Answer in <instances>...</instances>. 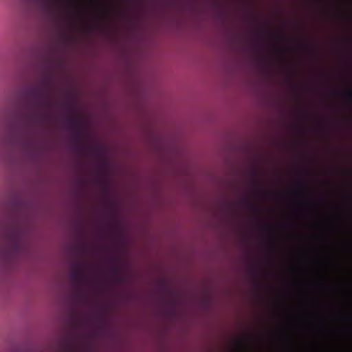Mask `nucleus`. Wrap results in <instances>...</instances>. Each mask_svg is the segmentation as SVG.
I'll return each instance as SVG.
<instances>
[{
	"label": "nucleus",
	"instance_id": "nucleus-1",
	"mask_svg": "<svg viewBox=\"0 0 352 352\" xmlns=\"http://www.w3.org/2000/svg\"><path fill=\"white\" fill-rule=\"evenodd\" d=\"M26 95L32 100L34 107L39 111L37 114L38 118L46 119V111L50 109L53 104L50 94L38 84L28 87L26 89Z\"/></svg>",
	"mask_w": 352,
	"mask_h": 352
},
{
	"label": "nucleus",
	"instance_id": "nucleus-2",
	"mask_svg": "<svg viewBox=\"0 0 352 352\" xmlns=\"http://www.w3.org/2000/svg\"><path fill=\"white\" fill-rule=\"evenodd\" d=\"M6 248L11 255L19 253L23 248V231L16 222L6 225L3 229Z\"/></svg>",
	"mask_w": 352,
	"mask_h": 352
},
{
	"label": "nucleus",
	"instance_id": "nucleus-3",
	"mask_svg": "<svg viewBox=\"0 0 352 352\" xmlns=\"http://www.w3.org/2000/svg\"><path fill=\"white\" fill-rule=\"evenodd\" d=\"M85 264L82 261H78L74 263L70 272V280L74 285L76 293L75 297L79 300L82 297V285L85 282Z\"/></svg>",
	"mask_w": 352,
	"mask_h": 352
},
{
	"label": "nucleus",
	"instance_id": "nucleus-4",
	"mask_svg": "<svg viewBox=\"0 0 352 352\" xmlns=\"http://www.w3.org/2000/svg\"><path fill=\"white\" fill-rule=\"evenodd\" d=\"M66 124L69 128L74 131V133L72 135V140L76 142L78 148H81V125L79 120L76 117L72 116L66 120Z\"/></svg>",
	"mask_w": 352,
	"mask_h": 352
},
{
	"label": "nucleus",
	"instance_id": "nucleus-5",
	"mask_svg": "<svg viewBox=\"0 0 352 352\" xmlns=\"http://www.w3.org/2000/svg\"><path fill=\"white\" fill-rule=\"evenodd\" d=\"M251 175L252 177V184L254 188V191L256 194L261 195L263 193L261 190V183L258 179V172L256 168H253L251 170Z\"/></svg>",
	"mask_w": 352,
	"mask_h": 352
},
{
	"label": "nucleus",
	"instance_id": "nucleus-6",
	"mask_svg": "<svg viewBox=\"0 0 352 352\" xmlns=\"http://www.w3.org/2000/svg\"><path fill=\"white\" fill-rule=\"evenodd\" d=\"M38 85L50 94V89L52 86V80L49 76L43 77Z\"/></svg>",
	"mask_w": 352,
	"mask_h": 352
},
{
	"label": "nucleus",
	"instance_id": "nucleus-7",
	"mask_svg": "<svg viewBox=\"0 0 352 352\" xmlns=\"http://www.w3.org/2000/svg\"><path fill=\"white\" fill-rule=\"evenodd\" d=\"M296 189L298 192L304 193L305 191V182L303 181H298L296 184Z\"/></svg>",
	"mask_w": 352,
	"mask_h": 352
},
{
	"label": "nucleus",
	"instance_id": "nucleus-8",
	"mask_svg": "<svg viewBox=\"0 0 352 352\" xmlns=\"http://www.w3.org/2000/svg\"><path fill=\"white\" fill-rule=\"evenodd\" d=\"M344 96L349 100H352V89L349 88L346 90V91L344 93Z\"/></svg>",
	"mask_w": 352,
	"mask_h": 352
},
{
	"label": "nucleus",
	"instance_id": "nucleus-9",
	"mask_svg": "<svg viewBox=\"0 0 352 352\" xmlns=\"http://www.w3.org/2000/svg\"><path fill=\"white\" fill-rule=\"evenodd\" d=\"M250 207H251V210L252 212H255V213H258L260 212V208L255 205V204H250Z\"/></svg>",
	"mask_w": 352,
	"mask_h": 352
},
{
	"label": "nucleus",
	"instance_id": "nucleus-10",
	"mask_svg": "<svg viewBox=\"0 0 352 352\" xmlns=\"http://www.w3.org/2000/svg\"><path fill=\"white\" fill-rule=\"evenodd\" d=\"M305 46L309 48V49H312L313 48V44L309 42V41H307L305 43Z\"/></svg>",
	"mask_w": 352,
	"mask_h": 352
},
{
	"label": "nucleus",
	"instance_id": "nucleus-11",
	"mask_svg": "<svg viewBox=\"0 0 352 352\" xmlns=\"http://www.w3.org/2000/svg\"><path fill=\"white\" fill-rule=\"evenodd\" d=\"M263 228H264L265 230H269V228H270V226H269V225H267V224H264V225H263Z\"/></svg>",
	"mask_w": 352,
	"mask_h": 352
},
{
	"label": "nucleus",
	"instance_id": "nucleus-12",
	"mask_svg": "<svg viewBox=\"0 0 352 352\" xmlns=\"http://www.w3.org/2000/svg\"><path fill=\"white\" fill-rule=\"evenodd\" d=\"M273 34H276L277 36L280 37V35L278 33L273 32Z\"/></svg>",
	"mask_w": 352,
	"mask_h": 352
},
{
	"label": "nucleus",
	"instance_id": "nucleus-13",
	"mask_svg": "<svg viewBox=\"0 0 352 352\" xmlns=\"http://www.w3.org/2000/svg\"><path fill=\"white\" fill-rule=\"evenodd\" d=\"M238 344H239V345H240V346L242 344V343H241V341H239V342H238Z\"/></svg>",
	"mask_w": 352,
	"mask_h": 352
},
{
	"label": "nucleus",
	"instance_id": "nucleus-14",
	"mask_svg": "<svg viewBox=\"0 0 352 352\" xmlns=\"http://www.w3.org/2000/svg\"><path fill=\"white\" fill-rule=\"evenodd\" d=\"M292 87H293L294 88H295V87H296V86H295V85H294V83H292Z\"/></svg>",
	"mask_w": 352,
	"mask_h": 352
}]
</instances>
